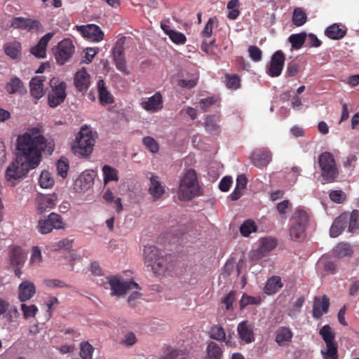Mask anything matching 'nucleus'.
<instances>
[{"mask_svg":"<svg viewBox=\"0 0 359 359\" xmlns=\"http://www.w3.org/2000/svg\"><path fill=\"white\" fill-rule=\"evenodd\" d=\"M261 302V298L259 296L252 297L243 294L240 300V307L241 309H244L248 305H257Z\"/></svg>","mask_w":359,"mask_h":359,"instance_id":"obj_49","label":"nucleus"},{"mask_svg":"<svg viewBox=\"0 0 359 359\" xmlns=\"http://www.w3.org/2000/svg\"><path fill=\"white\" fill-rule=\"evenodd\" d=\"M248 53L250 58L255 62H259L262 59V52L256 46H250L248 48Z\"/></svg>","mask_w":359,"mask_h":359,"instance_id":"obj_58","label":"nucleus"},{"mask_svg":"<svg viewBox=\"0 0 359 359\" xmlns=\"http://www.w3.org/2000/svg\"><path fill=\"white\" fill-rule=\"evenodd\" d=\"M325 34L331 39L339 40L346 36V29L340 28L337 24H333L326 28Z\"/></svg>","mask_w":359,"mask_h":359,"instance_id":"obj_31","label":"nucleus"},{"mask_svg":"<svg viewBox=\"0 0 359 359\" xmlns=\"http://www.w3.org/2000/svg\"><path fill=\"white\" fill-rule=\"evenodd\" d=\"M107 280L112 296H122L130 290L139 288L138 284L133 280L121 281V277L117 276L107 277Z\"/></svg>","mask_w":359,"mask_h":359,"instance_id":"obj_9","label":"nucleus"},{"mask_svg":"<svg viewBox=\"0 0 359 359\" xmlns=\"http://www.w3.org/2000/svg\"><path fill=\"white\" fill-rule=\"evenodd\" d=\"M225 83L227 88L237 90L241 87V79L237 74H226L224 76Z\"/></svg>","mask_w":359,"mask_h":359,"instance_id":"obj_43","label":"nucleus"},{"mask_svg":"<svg viewBox=\"0 0 359 359\" xmlns=\"http://www.w3.org/2000/svg\"><path fill=\"white\" fill-rule=\"evenodd\" d=\"M198 82V78L196 77L191 79H180L177 81V85L183 88L191 89L194 88Z\"/></svg>","mask_w":359,"mask_h":359,"instance_id":"obj_56","label":"nucleus"},{"mask_svg":"<svg viewBox=\"0 0 359 359\" xmlns=\"http://www.w3.org/2000/svg\"><path fill=\"white\" fill-rule=\"evenodd\" d=\"M277 245V241L273 238H264L260 241L259 247L252 252L251 259L258 262L267 257Z\"/></svg>","mask_w":359,"mask_h":359,"instance_id":"obj_11","label":"nucleus"},{"mask_svg":"<svg viewBox=\"0 0 359 359\" xmlns=\"http://www.w3.org/2000/svg\"><path fill=\"white\" fill-rule=\"evenodd\" d=\"M17 149V159L6 170V178L11 186H15V182L25 177L30 170L39 166L43 154L51 155L55 142L41 135L39 128L34 127L18 135Z\"/></svg>","mask_w":359,"mask_h":359,"instance_id":"obj_1","label":"nucleus"},{"mask_svg":"<svg viewBox=\"0 0 359 359\" xmlns=\"http://www.w3.org/2000/svg\"><path fill=\"white\" fill-rule=\"evenodd\" d=\"M45 81V76H36L33 77L29 82L30 93L36 100L40 99L45 94L43 89V83Z\"/></svg>","mask_w":359,"mask_h":359,"instance_id":"obj_22","label":"nucleus"},{"mask_svg":"<svg viewBox=\"0 0 359 359\" xmlns=\"http://www.w3.org/2000/svg\"><path fill=\"white\" fill-rule=\"evenodd\" d=\"M165 187L158 180V177L155 175H151L150 177V186L149 188V194L155 200H156L160 198L165 194Z\"/></svg>","mask_w":359,"mask_h":359,"instance_id":"obj_25","label":"nucleus"},{"mask_svg":"<svg viewBox=\"0 0 359 359\" xmlns=\"http://www.w3.org/2000/svg\"><path fill=\"white\" fill-rule=\"evenodd\" d=\"M285 60V54L282 50H277L272 55L267 73L272 77H276L281 74Z\"/></svg>","mask_w":359,"mask_h":359,"instance_id":"obj_12","label":"nucleus"},{"mask_svg":"<svg viewBox=\"0 0 359 359\" xmlns=\"http://www.w3.org/2000/svg\"><path fill=\"white\" fill-rule=\"evenodd\" d=\"M257 226L255 222L250 219L245 221L240 226L241 233L243 236H248L252 232L256 231Z\"/></svg>","mask_w":359,"mask_h":359,"instance_id":"obj_51","label":"nucleus"},{"mask_svg":"<svg viewBox=\"0 0 359 359\" xmlns=\"http://www.w3.org/2000/svg\"><path fill=\"white\" fill-rule=\"evenodd\" d=\"M54 182V179L49 172L46 170L41 172L39 182L42 188L48 189L53 187Z\"/></svg>","mask_w":359,"mask_h":359,"instance_id":"obj_47","label":"nucleus"},{"mask_svg":"<svg viewBox=\"0 0 359 359\" xmlns=\"http://www.w3.org/2000/svg\"><path fill=\"white\" fill-rule=\"evenodd\" d=\"M4 51L7 55L15 59L21 51V44L18 41H13L4 46Z\"/></svg>","mask_w":359,"mask_h":359,"instance_id":"obj_41","label":"nucleus"},{"mask_svg":"<svg viewBox=\"0 0 359 359\" xmlns=\"http://www.w3.org/2000/svg\"><path fill=\"white\" fill-rule=\"evenodd\" d=\"M55 197L54 196H40L37 198L38 212L44 213L47 210L53 208L55 206Z\"/></svg>","mask_w":359,"mask_h":359,"instance_id":"obj_27","label":"nucleus"},{"mask_svg":"<svg viewBox=\"0 0 359 359\" xmlns=\"http://www.w3.org/2000/svg\"><path fill=\"white\" fill-rule=\"evenodd\" d=\"M43 284L50 288H62L68 287L69 285L64 281L59 279H45L43 280Z\"/></svg>","mask_w":359,"mask_h":359,"instance_id":"obj_55","label":"nucleus"},{"mask_svg":"<svg viewBox=\"0 0 359 359\" xmlns=\"http://www.w3.org/2000/svg\"><path fill=\"white\" fill-rule=\"evenodd\" d=\"M36 291L33 282L24 280L18 287V299L21 302H25L34 296Z\"/></svg>","mask_w":359,"mask_h":359,"instance_id":"obj_19","label":"nucleus"},{"mask_svg":"<svg viewBox=\"0 0 359 359\" xmlns=\"http://www.w3.org/2000/svg\"><path fill=\"white\" fill-rule=\"evenodd\" d=\"M95 142L92 131L87 126L81 127L74 146L75 154L81 156H89L93 150Z\"/></svg>","mask_w":359,"mask_h":359,"instance_id":"obj_5","label":"nucleus"},{"mask_svg":"<svg viewBox=\"0 0 359 359\" xmlns=\"http://www.w3.org/2000/svg\"><path fill=\"white\" fill-rule=\"evenodd\" d=\"M307 34L301 32L299 34H293L288 38L289 42L291 43L292 48L296 50L300 49L306 42Z\"/></svg>","mask_w":359,"mask_h":359,"instance_id":"obj_35","label":"nucleus"},{"mask_svg":"<svg viewBox=\"0 0 359 359\" xmlns=\"http://www.w3.org/2000/svg\"><path fill=\"white\" fill-rule=\"evenodd\" d=\"M271 153L267 149L255 151L251 156L252 164L257 168L266 166L271 162Z\"/></svg>","mask_w":359,"mask_h":359,"instance_id":"obj_16","label":"nucleus"},{"mask_svg":"<svg viewBox=\"0 0 359 359\" xmlns=\"http://www.w3.org/2000/svg\"><path fill=\"white\" fill-rule=\"evenodd\" d=\"M319 334L327 345L335 344L334 342L335 334L332 331L331 327L328 325H324L319 331Z\"/></svg>","mask_w":359,"mask_h":359,"instance_id":"obj_40","label":"nucleus"},{"mask_svg":"<svg viewBox=\"0 0 359 359\" xmlns=\"http://www.w3.org/2000/svg\"><path fill=\"white\" fill-rule=\"evenodd\" d=\"M5 89L9 94H15L16 93H25L27 92L22 81L18 78H12L6 85Z\"/></svg>","mask_w":359,"mask_h":359,"instance_id":"obj_30","label":"nucleus"},{"mask_svg":"<svg viewBox=\"0 0 359 359\" xmlns=\"http://www.w3.org/2000/svg\"><path fill=\"white\" fill-rule=\"evenodd\" d=\"M206 359H221L222 351L220 346L214 341H210L206 348Z\"/></svg>","mask_w":359,"mask_h":359,"instance_id":"obj_34","label":"nucleus"},{"mask_svg":"<svg viewBox=\"0 0 359 359\" xmlns=\"http://www.w3.org/2000/svg\"><path fill=\"white\" fill-rule=\"evenodd\" d=\"M306 42L308 43V46L315 48L320 46L322 43L320 40L313 34H307Z\"/></svg>","mask_w":359,"mask_h":359,"instance_id":"obj_62","label":"nucleus"},{"mask_svg":"<svg viewBox=\"0 0 359 359\" xmlns=\"http://www.w3.org/2000/svg\"><path fill=\"white\" fill-rule=\"evenodd\" d=\"M65 224L60 215L51 212L48 217L40 219L38 222L39 231L42 234H46L52 231L53 229H64Z\"/></svg>","mask_w":359,"mask_h":359,"instance_id":"obj_8","label":"nucleus"},{"mask_svg":"<svg viewBox=\"0 0 359 359\" xmlns=\"http://www.w3.org/2000/svg\"><path fill=\"white\" fill-rule=\"evenodd\" d=\"M208 334L210 338L218 341H225L226 339V332L220 325L212 326L208 332Z\"/></svg>","mask_w":359,"mask_h":359,"instance_id":"obj_39","label":"nucleus"},{"mask_svg":"<svg viewBox=\"0 0 359 359\" xmlns=\"http://www.w3.org/2000/svg\"><path fill=\"white\" fill-rule=\"evenodd\" d=\"M232 182L231 177L226 176L223 177L219 184V189L224 192L229 191Z\"/></svg>","mask_w":359,"mask_h":359,"instance_id":"obj_63","label":"nucleus"},{"mask_svg":"<svg viewBox=\"0 0 359 359\" xmlns=\"http://www.w3.org/2000/svg\"><path fill=\"white\" fill-rule=\"evenodd\" d=\"M337 348V344L327 345L326 349L321 351L323 359H338Z\"/></svg>","mask_w":359,"mask_h":359,"instance_id":"obj_50","label":"nucleus"},{"mask_svg":"<svg viewBox=\"0 0 359 359\" xmlns=\"http://www.w3.org/2000/svg\"><path fill=\"white\" fill-rule=\"evenodd\" d=\"M290 237L294 241H300L306 237V227L292 223L290 229Z\"/></svg>","mask_w":359,"mask_h":359,"instance_id":"obj_33","label":"nucleus"},{"mask_svg":"<svg viewBox=\"0 0 359 359\" xmlns=\"http://www.w3.org/2000/svg\"><path fill=\"white\" fill-rule=\"evenodd\" d=\"M201 194L198 177L194 169H188L182 176L178 189V198L180 201H190Z\"/></svg>","mask_w":359,"mask_h":359,"instance_id":"obj_2","label":"nucleus"},{"mask_svg":"<svg viewBox=\"0 0 359 359\" xmlns=\"http://www.w3.org/2000/svg\"><path fill=\"white\" fill-rule=\"evenodd\" d=\"M143 254L144 264L151 267L154 273L161 275L168 269V257L163 255L156 247L145 246Z\"/></svg>","mask_w":359,"mask_h":359,"instance_id":"obj_3","label":"nucleus"},{"mask_svg":"<svg viewBox=\"0 0 359 359\" xmlns=\"http://www.w3.org/2000/svg\"><path fill=\"white\" fill-rule=\"evenodd\" d=\"M102 173L104 176V184L106 185L111 181L118 180V170L110 165H104L102 168Z\"/></svg>","mask_w":359,"mask_h":359,"instance_id":"obj_36","label":"nucleus"},{"mask_svg":"<svg viewBox=\"0 0 359 359\" xmlns=\"http://www.w3.org/2000/svg\"><path fill=\"white\" fill-rule=\"evenodd\" d=\"M93 351L94 348L88 341L81 344L79 355L82 359H91Z\"/></svg>","mask_w":359,"mask_h":359,"instance_id":"obj_48","label":"nucleus"},{"mask_svg":"<svg viewBox=\"0 0 359 359\" xmlns=\"http://www.w3.org/2000/svg\"><path fill=\"white\" fill-rule=\"evenodd\" d=\"M50 86L51 90L48 95V103L50 107L55 108L65 101L67 97V84L65 81L54 77L50 81Z\"/></svg>","mask_w":359,"mask_h":359,"instance_id":"obj_6","label":"nucleus"},{"mask_svg":"<svg viewBox=\"0 0 359 359\" xmlns=\"http://www.w3.org/2000/svg\"><path fill=\"white\" fill-rule=\"evenodd\" d=\"M299 72V65L297 62L292 61L287 64L286 76H294L298 74Z\"/></svg>","mask_w":359,"mask_h":359,"instance_id":"obj_60","label":"nucleus"},{"mask_svg":"<svg viewBox=\"0 0 359 359\" xmlns=\"http://www.w3.org/2000/svg\"><path fill=\"white\" fill-rule=\"evenodd\" d=\"M94 175L91 172H83L79 179L76 180V185L80 184L82 190L88 189L93 184Z\"/></svg>","mask_w":359,"mask_h":359,"instance_id":"obj_38","label":"nucleus"},{"mask_svg":"<svg viewBox=\"0 0 359 359\" xmlns=\"http://www.w3.org/2000/svg\"><path fill=\"white\" fill-rule=\"evenodd\" d=\"M76 88L79 92H86L90 83V75L85 69L78 71L74 78Z\"/></svg>","mask_w":359,"mask_h":359,"instance_id":"obj_23","label":"nucleus"},{"mask_svg":"<svg viewBox=\"0 0 359 359\" xmlns=\"http://www.w3.org/2000/svg\"><path fill=\"white\" fill-rule=\"evenodd\" d=\"M78 29L81 31L83 36L90 39L94 41H100L103 39L104 33L99 26L90 24L87 26L77 27Z\"/></svg>","mask_w":359,"mask_h":359,"instance_id":"obj_18","label":"nucleus"},{"mask_svg":"<svg viewBox=\"0 0 359 359\" xmlns=\"http://www.w3.org/2000/svg\"><path fill=\"white\" fill-rule=\"evenodd\" d=\"M307 20L306 14L301 8H296L293 12L292 22L297 27L303 25Z\"/></svg>","mask_w":359,"mask_h":359,"instance_id":"obj_46","label":"nucleus"},{"mask_svg":"<svg viewBox=\"0 0 359 359\" xmlns=\"http://www.w3.org/2000/svg\"><path fill=\"white\" fill-rule=\"evenodd\" d=\"M348 224V215H341L333 222L330 230V234L332 238L337 237L344 230Z\"/></svg>","mask_w":359,"mask_h":359,"instance_id":"obj_26","label":"nucleus"},{"mask_svg":"<svg viewBox=\"0 0 359 359\" xmlns=\"http://www.w3.org/2000/svg\"><path fill=\"white\" fill-rule=\"evenodd\" d=\"M330 299L326 295L316 297L313 300L312 313L313 318H320L323 314L328 311Z\"/></svg>","mask_w":359,"mask_h":359,"instance_id":"obj_15","label":"nucleus"},{"mask_svg":"<svg viewBox=\"0 0 359 359\" xmlns=\"http://www.w3.org/2000/svg\"><path fill=\"white\" fill-rule=\"evenodd\" d=\"M321 176L327 182L335 181L339 177V169L332 153L325 151L320 154L318 160Z\"/></svg>","mask_w":359,"mask_h":359,"instance_id":"obj_4","label":"nucleus"},{"mask_svg":"<svg viewBox=\"0 0 359 359\" xmlns=\"http://www.w3.org/2000/svg\"><path fill=\"white\" fill-rule=\"evenodd\" d=\"M292 223L306 227L309 222V215L302 208H296L292 217Z\"/></svg>","mask_w":359,"mask_h":359,"instance_id":"obj_32","label":"nucleus"},{"mask_svg":"<svg viewBox=\"0 0 359 359\" xmlns=\"http://www.w3.org/2000/svg\"><path fill=\"white\" fill-rule=\"evenodd\" d=\"M57 175L62 177L66 178L69 170V161L65 157H61L56 163Z\"/></svg>","mask_w":359,"mask_h":359,"instance_id":"obj_44","label":"nucleus"},{"mask_svg":"<svg viewBox=\"0 0 359 359\" xmlns=\"http://www.w3.org/2000/svg\"><path fill=\"white\" fill-rule=\"evenodd\" d=\"M330 199L337 203H341L344 200V194L342 191L334 190L330 194Z\"/></svg>","mask_w":359,"mask_h":359,"instance_id":"obj_61","label":"nucleus"},{"mask_svg":"<svg viewBox=\"0 0 359 359\" xmlns=\"http://www.w3.org/2000/svg\"><path fill=\"white\" fill-rule=\"evenodd\" d=\"M236 292L231 291L225 297L222 299V303L225 305L227 311L233 309V304L235 302Z\"/></svg>","mask_w":359,"mask_h":359,"instance_id":"obj_59","label":"nucleus"},{"mask_svg":"<svg viewBox=\"0 0 359 359\" xmlns=\"http://www.w3.org/2000/svg\"><path fill=\"white\" fill-rule=\"evenodd\" d=\"M239 338L245 344H250L255 341L253 327L248 320L241 322L237 327Z\"/></svg>","mask_w":359,"mask_h":359,"instance_id":"obj_17","label":"nucleus"},{"mask_svg":"<svg viewBox=\"0 0 359 359\" xmlns=\"http://www.w3.org/2000/svg\"><path fill=\"white\" fill-rule=\"evenodd\" d=\"M29 264L32 266H39L42 262V255L40 248L38 246H33Z\"/></svg>","mask_w":359,"mask_h":359,"instance_id":"obj_52","label":"nucleus"},{"mask_svg":"<svg viewBox=\"0 0 359 359\" xmlns=\"http://www.w3.org/2000/svg\"><path fill=\"white\" fill-rule=\"evenodd\" d=\"M8 257L11 266H23L27 258V254L21 247L14 245L10 249Z\"/></svg>","mask_w":359,"mask_h":359,"instance_id":"obj_21","label":"nucleus"},{"mask_svg":"<svg viewBox=\"0 0 359 359\" xmlns=\"http://www.w3.org/2000/svg\"><path fill=\"white\" fill-rule=\"evenodd\" d=\"M53 36V32H48L45 34L41 39H40L36 46L31 48V53L38 58H44L46 55L47 45Z\"/></svg>","mask_w":359,"mask_h":359,"instance_id":"obj_20","label":"nucleus"},{"mask_svg":"<svg viewBox=\"0 0 359 359\" xmlns=\"http://www.w3.org/2000/svg\"><path fill=\"white\" fill-rule=\"evenodd\" d=\"M352 252L351 245L346 243L337 244L333 250L334 255L337 257H344L351 255Z\"/></svg>","mask_w":359,"mask_h":359,"instance_id":"obj_42","label":"nucleus"},{"mask_svg":"<svg viewBox=\"0 0 359 359\" xmlns=\"http://www.w3.org/2000/svg\"><path fill=\"white\" fill-rule=\"evenodd\" d=\"M293 337V332L287 327H280L275 332V341L280 346L288 345Z\"/></svg>","mask_w":359,"mask_h":359,"instance_id":"obj_24","label":"nucleus"},{"mask_svg":"<svg viewBox=\"0 0 359 359\" xmlns=\"http://www.w3.org/2000/svg\"><path fill=\"white\" fill-rule=\"evenodd\" d=\"M142 142L146 148L151 153H157L159 150L158 143L151 137H145L142 140Z\"/></svg>","mask_w":359,"mask_h":359,"instance_id":"obj_54","label":"nucleus"},{"mask_svg":"<svg viewBox=\"0 0 359 359\" xmlns=\"http://www.w3.org/2000/svg\"><path fill=\"white\" fill-rule=\"evenodd\" d=\"M75 52V46L70 39H64L53 48L56 62L63 65L68 62Z\"/></svg>","mask_w":359,"mask_h":359,"instance_id":"obj_7","label":"nucleus"},{"mask_svg":"<svg viewBox=\"0 0 359 359\" xmlns=\"http://www.w3.org/2000/svg\"><path fill=\"white\" fill-rule=\"evenodd\" d=\"M11 27L15 29H20L28 31H38L41 27L39 20L25 18L23 17H15L13 19Z\"/></svg>","mask_w":359,"mask_h":359,"instance_id":"obj_13","label":"nucleus"},{"mask_svg":"<svg viewBox=\"0 0 359 359\" xmlns=\"http://www.w3.org/2000/svg\"><path fill=\"white\" fill-rule=\"evenodd\" d=\"M21 309L25 318L34 317L38 311V309L35 305L27 306L26 304H22L21 305Z\"/></svg>","mask_w":359,"mask_h":359,"instance_id":"obj_57","label":"nucleus"},{"mask_svg":"<svg viewBox=\"0 0 359 359\" xmlns=\"http://www.w3.org/2000/svg\"><path fill=\"white\" fill-rule=\"evenodd\" d=\"M348 231L353 233L359 229V210H354L348 215Z\"/></svg>","mask_w":359,"mask_h":359,"instance_id":"obj_45","label":"nucleus"},{"mask_svg":"<svg viewBox=\"0 0 359 359\" xmlns=\"http://www.w3.org/2000/svg\"><path fill=\"white\" fill-rule=\"evenodd\" d=\"M204 126L205 130L212 135H218L220 132V128L217 123V119L215 115L208 116L205 118Z\"/></svg>","mask_w":359,"mask_h":359,"instance_id":"obj_37","label":"nucleus"},{"mask_svg":"<svg viewBox=\"0 0 359 359\" xmlns=\"http://www.w3.org/2000/svg\"><path fill=\"white\" fill-rule=\"evenodd\" d=\"M283 285L280 277L273 276L268 279L264 286V291L267 294H273L281 288Z\"/></svg>","mask_w":359,"mask_h":359,"instance_id":"obj_29","label":"nucleus"},{"mask_svg":"<svg viewBox=\"0 0 359 359\" xmlns=\"http://www.w3.org/2000/svg\"><path fill=\"white\" fill-rule=\"evenodd\" d=\"M168 36L174 43L177 45H184L187 42L186 36L183 33L174 29L168 33Z\"/></svg>","mask_w":359,"mask_h":359,"instance_id":"obj_53","label":"nucleus"},{"mask_svg":"<svg viewBox=\"0 0 359 359\" xmlns=\"http://www.w3.org/2000/svg\"><path fill=\"white\" fill-rule=\"evenodd\" d=\"M97 92L99 95V100L101 104L105 105L112 104L114 102L113 96L107 89L105 83L102 79L100 80L97 83Z\"/></svg>","mask_w":359,"mask_h":359,"instance_id":"obj_28","label":"nucleus"},{"mask_svg":"<svg viewBox=\"0 0 359 359\" xmlns=\"http://www.w3.org/2000/svg\"><path fill=\"white\" fill-rule=\"evenodd\" d=\"M97 53V49L95 48H87L83 62L86 64L91 62Z\"/></svg>","mask_w":359,"mask_h":359,"instance_id":"obj_64","label":"nucleus"},{"mask_svg":"<svg viewBox=\"0 0 359 359\" xmlns=\"http://www.w3.org/2000/svg\"><path fill=\"white\" fill-rule=\"evenodd\" d=\"M126 37H121L117 40L113 48L112 55L115 66L118 70L126 75L130 74V71L126 66V60L124 54V43Z\"/></svg>","mask_w":359,"mask_h":359,"instance_id":"obj_10","label":"nucleus"},{"mask_svg":"<svg viewBox=\"0 0 359 359\" xmlns=\"http://www.w3.org/2000/svg\"><path fill=\"white\" fill-rule=\"evenodd\" d=\"M141 107L147 111L155 113L161 110L163 107V100L161 93L156 92L147 100L141 102Z\"/></svg>","mask_w":359,"mask_h":359,"instance_id":"obj_14","label":"nucleus"}]
</instances>
